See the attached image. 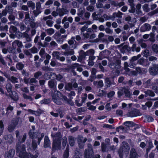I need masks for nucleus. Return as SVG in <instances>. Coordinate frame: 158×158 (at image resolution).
Listing matches in <instances>:
<instances>
[{"label":"nucleus","mask_w":158,"mask_h":158,"mask_svg":"<svg viewBox=\"0 0 158 158\" xmlns=\"http://www.w3.org/2000/svg\"><path fill=\"white\" fill-rule=\"evenodd\" d=\"M53 138L52 150L55 151L56 150H60L61 148V140L62 135L60 132L56 133L55 135H51Z\"/></svg>","instance_id":"f257e3e1"},{"label":"nucleus","mask_w":158,"mask_h":158,"mask_svg":"<svg viewBox=\"0 0 158 158\" xmlns=\"http://www.w3.org/2000/svg\"><path fill=\"white\" fill-rule=\"evenodd\" d=\"M130 150V147L128 144L125 141L122 142V145L118 151V154L120 158H123V153L127 152Z\"/></svg>","instance_id":"f03ea898"},{"label":"nucleus","mask_w":158,"mask_h":158,"mask_svg":"<svg viewBox=\"0 0 158 158\" xmlns=\"http://www.w3.org/2000/svg\"><path fill=\"white\" fill-rule=\"evenodd\" d=\"M142 115L140 110L136 108L134 109L127 114V117H136L141 116Z\"/></svg>","instance_id":"7ed1b4c3"},{"label":"nucleus","mask_w":158,"mask_h":158,"mask_svg":"<svg viewBox=\"0 0 158 158\" xmlns=\"http://www.w3.org/2000/svg\"><path fill=\"white\" fill-rule=\"evenodd\" d=\"M110 53L111 52L110 51L105 49L100 52L98 59V60H101L104 58H109Z\"/></svg>","instance_id":"20e7f679"},{"label":"nucleus","mask_w":158,"mask_h":158,"mask_svg":"<svg viewBox=\"0 0 158 158\" xmlns=\"http://www.w3.org/2000/svg\"><path fill=\"white\" fill-rule=\"evenodd\" d=\"M148 70L151 75L155 76L158 75V64H153L149 67Z\"/></svg>","instance_id":"39448f33"},{"label":"nucleus","mask_w":158,"mask_h":158,"mask_svg":"<svg viewBox=\"0 0 158 158\" xmlns=\"http://www.w3.org/2000/svg\"><path fill=\"white\" fill-rule=\"evenodd\" d=\"M121 60L119 59H117L114 62H111L109 64V66L113 69H118L120 67Z\"/></svg>","instance_id":"423d86ee"},{"label":"nucleus","mask_w":158,"mask_h":158,"mask_svg":"<svg viewBox=\"0 0 158 158\" xmlns=\"http://www.w3.org/2000/svg\"><path fill=\"white\" fill-rule=\"evenodd\" d=\"M19 120L18 119L12 120L11 123L8 126V130L10 132H12L18 123Z\"/></svg>","instance_id":"0eeeda50"},{"label":"nucleus","mask_w":158,"mask_h":158,"mask_svg":"<svg viewBox=\"0 0 158 158\" xmlns=\"http://www.w3.org/2000/svg\"><path fill=\"white\" fill-rule=\"evenodd\" d=\"M87 99L86 97H81V102L79 103L78 102H80V99L79 97V96L77 95L76 97V100H75V104L76 105L80 107L82 105L83 103L85 102V101Z\"/></svg>","instance_id":"6e6552de"},{"label":"nucleus","mask_w":158,"mask_h":158,"mask_svg":"<svg viewBox=\"0 0 158 158\" xmlns=\"http://www.w3.org/2000/svg\"><path fill=\"white\" fill-rule=\"evenodd\" d=\"M137 63L143 66L147 67L149 65L150 62L148 61V60L142 57L138 60Z\"/></svg>","instance_id":"1a4fd4ad"},{"label":"nucleus","mask_w":158,"mask_h":158,"mask_svg":"<svg viewBox=\"0 0 158 158\" xmlns=\"http://www.w3.org/2000/svg\"><path fill=\"white\" fill-rule=\"evenodd\" d=\"M88 149H86L84 151V154L94 156V151L92 145L88 143L87 145Z\"/></svg>","instance_id":"9d476101"},{"label":"nucleus","mask_w":158,"mask_h":158,"mask_svg":"<svg viewBox=\"0 0 158 158\" xmlns=\"http://www.w3.org/2000/svg\"><path fill=\"white\" fill-rule=\"evenodd\" d=\"M15 151L14 149H10L9 151L6 152L5 154V158H12L15 155Z\"/></svg>","instance_id":"9b49d317"},{"label":"nucleus","mask_w":158,"mask_h":158,"mask_svg":"<svg viewBox=\"0 0 158 158\" xmlns=\"http://www.w3.org/2000/svg\"><path fill=\"white\" fill-rule=\"evenodd\" d=\"M82 65L79 64L77 63H74L71 65V68L72 69H74L77 68V70L81 72L83 70V68L80 67Z\"/></svg>","instance_id":"f8f14e48"},{"label":"nucleus","mask_w":158,"mask_h":158,"mask_svg":"<svg viewBox=\"0 0 158 158\" xmlns=\"http://www.w3.org/2000/svg\"><path fill=\"white\" fill-rule=\"evenodd\" d=\"M127 48L128 45L127 44H122L118 46V48L120 49V52L123 54L127 52Z\"/></svg>","instance_id":"ddd939ff"},{"label":"nucleus","mask_w":158,"mask_h":158,"mask_svg":"<svg viewBox=\"0 0 158 158\" xmlns=\"http://www.w3.org/2000/svg\"><path fill=\"white\" fill-rule=\"evenodd\" d=\"M138 154L136 150L134 148H131L130 150L129 158H138Z\"/></svg>","instance_id":"4468645a"},{"label":"nucleus","mask_w":158,"mask_h":158,"mask_svg":"<svg viewBox=\"0 0 158 158\" xmlns=\"http://www.w3.org/2000/svg\"><path fill=\"white\" fill-rule=\"evenodd\" d=\"M59 52H53L52 53V56H55L56 58L60 60L61 61H64L65 60V58L64 56H60L58 54Z\"/></svg>","instance_id":"2eb2a0df"},{"label":"nucleus","mask_w":158,"mask_h":158,"mask_svg":"<svg viewBox=\"0 0 158 158\" xmlns=\"http://www.w3.org/2000/svg\"><path fill=\"white\" fill-rule=\"evenodd\" d=\"M52 99L53 101L56 104L58 105H61L62 104L61 102L60 101V98L58 95L54 94L52 95Z\"/></svg>","instance_id":"dca6fc26"},{"label":"nucleus","mask_w":158,"mask_h":158,"mask_svg":"<svg viewBox=\"0 0 158 158\" xmlns=\"http://www.w3.org/2000/svg\"><path fill=\"white\" fill-rule=\"evenodd\" d=\"M50 141L48 137L46 135L44 139V148H48L50 146Z\"/></svg>","instance_id":"f3484780"},{"label":"nucleus","mask_w":158,"mask_h":158,"mask_svg":"<svg viewBox=\"0 0 158 158\" xmlns=\"http://www.w3.org/2000/svg\"><path fill=\"white\" fill-rule=\"evenodd\" d=\"M57 11L60 16H63L64 14H66L69 12V11L66 8H59Z\"/></svg>","instance_id":"a211bd4d"},{"label":"nucleus","mask_w":158,"mask_h":158,"mask_svg":"<svg viewBox=\"0 0 158 158\" xmlns=\"http://www.w3.org/2000/svg\"><path fill=\"white\" fill-rule=\"evenodd\" d=\"M152 49L154 53L158 54V45L157 44H154L152 46Z\"/></svg>","instance_id":"6ab92c4d"},{"label":"nucleus","mask_w":158,"mask_h":158,"mask_svg":"<svg viewBox=\"0 0 158 158\" xmlns=\"http://www.w3.org/2000/svg\"><path fill=\"white\" fill-rule=\"evenodd\" d=\"M145 96L147 97L149 96L151 97H154L155 96V94L154 92L150 90H147L145 91Z\"/></svg>","instance_id":"aec40b11"},{"label":"nucleus","mask_w":158,"mask_h":158,"mask_svg":"<svg viewBox=\"0 0 158 158\" xmlns=\"http://www.w3.org/2000/svg\"><path fill=\"white\" fill-rule=\"evenodd\" d=\"M81 51L83 53L78 57L77 59V61L81 63L83 58H85L86 56V53L83 50H82Z\"/></svg>","instance_id":"412c9836"},{"label":"nucleus","mask_w":158,"mask_h":158,"mask_svg":"<svg viewBox=\"0 0 158 158\" xmlns=\"http://www.w3.org/2000/svg\"><path fill=\"white\" fill-rule=\"evenodd\" d=\"M69 142L70 146H73L75 144V140L74 137L71 135L69 136Z\"/></svg>","instance_id":"4be33fe9"},{"label":"nucleus","mask_w":158,"mask_h":158,"mask_svg":"<svg viewBox=\"0 0 158 158\" xmlns=\"http://www.w3.org/2000/svg\"><path fill=\"white\" fill-rule=\"evenodd\" d=\"M10 97L14 101H17L19 99L18 96V94L15 92V94H10Z\"/></svg>","instance_id":"5701e85b"},{"label":"nucleus","mask_w":158,"mask_h":158,"mask_svg":"<svg viewBox=\"0 0 158 158\" xmlns=\"http://www.w3.org/2000/svg\"><path fill=\"white\" fill-rule=\"evenodd\" d=\"M12 85L10 83H8L6 84V88L7 92L8 93H12Z\"/></svg>","instance_id":"b1692460"},{"label":"nucleus","mask_w":158,"mask_h":158,"mask_svg":"<svg viewBox=\"0 0 158 158\" xmlns=\"http://www.w3.org/2000/svg\"><path fill=\"white\" fill-rule=\"evenodd\" d=\"M34 20L33 19H29L28 20V21H27V22H28V23H29L30 27L32 28H35L36 25V24L35 22H34Z\"/></svg>","instance_id":"393cba45"},{"label":"nucleus","mask_w":158,"mask_h":158,"mask_svg":"<svg viewBox=\"0 0 158 158\" xmlns=\"http://www.w3.org/2000/svg\"><path fill=\"white\" fill-rule=\"evenodd\" d=\"M105 87L106 88L110 87L111 85L112 82L110 79L108 78H107L105 80Z\"/></svg>","instance_id":"a878e982"},{"label":"nucleus","mask_w":158,"mask_h":158,"mask_svg":"<svg viewBox=\"0 0 158 158\" xmlns=\"http://www.w3.org/2000/svg\"><path fill=\"white\" fill-rule=\"evenodd\" d=\"M48 85L50 88L54 89L56 88L55 85V82L53 80H50L48 81Z\"/></svg>","instance_id":"bb28decb"},{"label":"nucleus","mask_w":158,"mask_h":158,"mask_svg":"<svg viewBox=\"0 0 158 158\" xmlns=\"http://www.w3.org/2000/svg\"><path fill=\"white\" fill-rule=\"evenodd\" d=\"M24 67V65L22 62H19L16 65V69L19 70H22Z\"/></svg>","instance_id":"cd10ccee"},{"label":"nucleus","mask_w":158,"mask_h":158,"mask_svg":"<svg viewBox=\"0 0 158 158\" xmlns=\"http://www.w3.org/2000/svg\"><path fill=\"white\" fill-rule=\"evenodd\" d=\"M62 149H64L65 148L67 143V139L66 137L64 138V139H62Z\"/></svg>","instance_id":"c85d7f7f"},{"label":"nucleus","mask_w":158,"mask_h":158,"mask_svg":"<svg viewBox=\"0 0 158 158\" xmlns=\"http://www.w3.org/2000/svg\"><path fill=\"white\" fill-rule=\"evenodd\" d=\"M9 81H10L13 84H15L18 82V78L14 76L10 77Z\"/></svg>","instance_id":"c756f323"},{"label":"nucleus","mask_w":158,"mask_h":158,"mask_svg":"<svg viewBox=\"0 0 158 158\" xmlns=\"http://www.w3.org/2000/svg\"><path fill=\"white\" fill-rule=\"evenodd\" d=\"M0 63L5 66L7 65L6 62L4 60V58L1 55H0Z\"/></svg>","instance_id":"7c9ffc66"},{"label":"nucleus","mask_w":158,"mask_h":158,"mask_svg":"<svg viewBox=\"0 0 158 158\" xmlns=\"http://www.w3.org/2000/svg\"><path fill=\"white\" fill-rule=\"evenodd\" d=\"M152 89L156 94H158V85L157 84L155 85H152Z\"/></svg>","instance_id":"2f4dec72"},{"label":"nucleus","mask_w":158,"mask_h":158,"mask_svg":"<svg viewBox=\"0 0 158 158\" xmlns=\"http://www.w3.org/2000/svg\"><path fill=\"white\" fill-rule=\"evenodd\" d=\"M21 73L22 75L24 77H29V72H26L25 70L23 69Z\"/></svg>","instance_id":"473e14b6"},{"label":"nucleus","mask_w":158,"mask_h":158,"mask_svg":"<svg viewBox=\"0 0 158 158\" xmlns=\"http://www.w3.org/2000/svg\"><path fill=\"white\" fill-rule=\"evenodd\" d=\"M24 13L25 14V23L27 24L28 23L27 22L28 21V20L27 19H30L29 18V12L28 11L24 12Z\"/></svg>","instance_id":"72a5a7b5"},{"label":"nucleus","mask_w":158,"mask_h":158,"mask_svg":"<svg viewBox=\"0 0 158 158\" xmlns=\"http://www.w3.org/2000/svg\"><path fill=\"white\" fill-rule=\"evenodd\" d=\"M31 145L32 148L34 150H35L36 149L37 147V145L36 141L32 140Z\"/></svg>","instance_id":"f704fd0d"},{"label":"nucleus","mask_w":158,"mask_h":158,"mask_svg":"<svg viewBox=\"0 0 158 158\" xmlns=\"http://www.w3.org/2000/svg\"><path fill=\"white\" fill-rule=\"evenodd\" d=\"M42 75V73L40 71H38L35 73L34 75V77L36 79H38L39 77Z\"/></svg>","instance_id":"c9c22d12"},{"label":"nucleus","mask_w":158,"mask_h":158,"mask_svg":"<svg viewBox=\"0 0 158 158\" xmlns=\"http://www.w3.org/2000/svg\"><path fill=\"white\" fill-rule=\"evenodd\" d=\"M72 88V84L71 83H69L67 85L65 86L64 88L65 90H70Z\"/></svg>","instance_id":"e433bc0d"},{"label":"nucleus","mask_w":158,"mask_h":158,"mask_svg":"<svg viewBox=\"0 0 158 158\" xmlns=\"http://www.w3.org/2000/svg\"><path fill=\"white\" fill-rule=\"evenodd\" d=\"M134 124V122L130 121H126L123 123V125L128 127L130 126H132Z\"/></svg>","instance_id":"4c0bfd02"},{"label":"nucleus","mask_w":158,"mask_h":158,"mask_svg":"<svg viewBox=\"0 0 158 158\" xmlns=\"http://www.w3.org/2000/svg\"><path fill=\"white\" fill-rule=\"evenodd\" d=\"M124 93L126 96H128L130 95V91L124 87L123 88Z\"/></svg>","instance_id":"58836bf2"},{"label":"nucleus","mask_w":158,"mask_h":158,"mask_svg":"<svg viewBox=\"0 0 158 158\" xmlns=\"http://www.w3.org/2000/svg\"><path fill=\"white\" fill-rule=\"evenodd\" d=\"M5 9L7 11V12L10 14H11L12 13V9L10 6H6V7Z\"/></svg>","instance_id":"ea45409f"},{"label":"nucleus","mask_w":158,"mask_h":158,"mask_svg":"<svg viewBox=\"0 0 158 158\" xmlns=\"http://www.w3.org/2000/svg\"><path fill=\"white\" fill-rule=\"evenodd\" d=\"M48 35H51L54 33V30L52 28H49L46 30Z\"/></svg>","instance_id":"a19ab883"},{"label":"nucleus","mask_w":158,"mask_h":158,"mask_svg":"<svg viewBox=\"0 0 158 158\" xmlns=\"http://www.w3.org/2000/svg\"><path fill=\"white\" fill-rule=\"evenodd\" d=\"M130 6H131V9H129L128 10L129 12L133 14L134 13L135 10V5H131Z\"/></svg>","instance_id":"79ce46f5"},{"label":"nucleus","mask_w":158,"mask_h":158,"mask_svg":"<svg viewBox=\"0 0 158 158\" xmlns=\"http://www.w3.org/2000/svg\"><path fill=\"white\" fill-rule=\"evenodd\" d=\"M41 102L42 104H48L50 102V99H49L44 98L41 101Z\"/></svg>","instance_id":"37998d69"},{"label":"nucleus","mask_w":158,"mask_h":158,"mask_svg":"<svg viewBox=\"0 0 158 158\" xmlns=\"http://www.w3.org/2000/svg\"><path fill=\"white\" fill-rule=\"evenodd\" d=\"M86 56L87 55H93L94 53V50L93 49H90L87 51L86 52Z\"/></svg>","instance_id":"c03bdc74"},{"label":"nucleus","mask_w":158,"mask_h":158,"mask_svg":"<svg viewBox=\"0 0 158 158\" xmlns=\"http://www.w3.org/2000/svg\"><path fill=\"white\" fill-rule=\"evenodd\" d=\"M87 110V108L86 107H80L77 110V112L81 113L84 112Z\"/></svg>","instance_id":"a18cd8bd"},{"label":"nucleus","mask_w":158,"mask_h":158,"mask_svg":"<svg viewBox=\"0 0 158 158\" xmlns=\"http://www.w3.org/2000/svg\"><path fill=\"white\" fill-rule=\"evenodd\" d=\"M146 118L147 120V121L148 122H152L154 121V118H153L150 115H148L146 116Z\"/></svg>","instance_id":"49530a36"},{"label":"nucleus","mask_w":158,"mask_h":158,"mask_svg":"<svg viewBox=\"0 0 158 158\" xmlns=\"http://www.w3.org/2000/svg\"><path fill=\"white\" fill-rule=\"evenodd\" d=\"M115 94V92L114 91H110L107 94V97L109 98L112 97Z\"/></svg>","instance_id":"de8ad7c7"},{"label":"nucleus","mask_w":158,"mask_h":158,"mask_svg":"<svg viewBox=\"0 0 158 158\" xmlns=\"http://www.w3.org/2000/svg\"><path fill=\"white\" fill-rule=\"evenodd\" d=\"M103 86V83L102 80H100L98 81L97 87L99 88H102Z\"/></svg>","instance_id":"09e8293b"},{"label":"nucleus","mask_w":158,"mask_h":158,"mask_svg":"<svg viewBox=\"0 0 158 158\" xmlns=\"http://www.w3.org/2000/svg\"><path fill=\"white\" fill-rule=\"evenodd\" d=\"M144 24L147 31H149L151 29V27L150 25L149 24L145 23Z\"/></svg>","instance_id":"8fccbe9b"},{"label":"nucleus","mask_w":158,"mask_h":158,"mask_svg":"<svg viewBox=\"0 0 158 158\" xmlns=\"http://www.w3.org/2000/svg\"><path fill=\"white\" fill-rule=\"evenodd\" d=\"M61 99L62 101H64L67 103H69V100L68 98L67 97L64 95H62Z\"/></svg>","instance_id":"3c124183"},{"label":"nucleus","mask_w":158,"mask_h":158,"mask_svg":"<svg viewBox=\"0 0 158 158\" xmlns=\"http://www.w3.org/2000/svg\"><path fill=\"white\" fill-rule=\"evenodd\" d=\"M15 42L16 43V45L17 47H23V45L22 43L19 40H15Z\"/></svg>","instance_id":"603ef678"},{"label":"nucleus","mask_w":158,"mask_h":158,"mask_svg":"<svg viewBox=\"0 0 158 158\" xmlns=\"http://www.w3.org/2000/svg\"><path fill=\"white\" fill-rule=\"evenodd\" d=\"M53 23V21L51 20H48L46 21V23L48 26L52 27Z\"/></svg>","instance_id":"864d4df0"},{"label":"nucleus","mask_w":158,"mask_h":158,"mask_svg":"<svg viewBox=\"0 0 158 158\" xmlns=\"http://www.w3.org/2000/svg\"><path fill=\"white\" fill-rule=\"evenodd\" d=\"M35 114L36 115L40 116L43 113V111L40 109H38L37 110L35 111Z\"/></svg>","instance_id":"5fc2aeb1"},{"label":"nucleus","mask_w":158,"mask_h":158,"mask_svg":"<svg viewBox=\"0 0 158 158\" xmlns=\"http://www.w3.org/2000/svg\"><path fill=\"white\" fill-rule=\"evenodd\" d=\"M42 69L44 71H49L52 70L48 66L43 67Z\"/></svg>","instance_id":"6e6d98bb"},{"label":"nucleus","mask_w":158,"mask_h":158,"mask_svg":"<svg viewBox=\"0 0 158 158\" xmlns=\"http://www.w3.org/2000/svg\"><path fill=\"white\" fill-rule=\"evenodd\" d=\"M106 146L105 144L104 143H102L101 149L102 152H106Z\"/></svg>","instance_id":"4d7b16f0"},{"label":"nucleus","mask_w":158,"mask_h":158,"mask_svg":"<svg viewBox=\"0 0 158 158\" xmlns=\"http://www.w3.org/2000/svg\"><path fill=\"white\" fill-rule=\"evenodd\" d=\"M74 54V51H70L65 52L64 53V55L65 56H68L69 55H72Z\"/></svg>","instance_id":"13d9d810"},{"label":"nucleus","mask_w":158,"mask_h":158,"mask_svg":"<svg viewBox=\"0 0 158 158\" xmlns=\"http://www.w3.org/2000/svg\"><path fill=\"white\" fill-rule=\"evenodd\" d=\"M106 32L108 34H112L113 32L112 30L109 27H106L105 29Z\"/></svg>","instance_id":"bf43d9fd"},{"label":"nucleus","mask_w":158,"mask_h":158,"mask_svg":"<svg viewBox=\"0 0 158 158\" xmlns=\"http://www.w3.org/2000/svg\"><path fill=\"white\" fill-rule=\"evenodd\" d=\"M17 45H16V43L15 41L14 42L12 43L11 48L14 50H15L17 48Z\"/></svg>","instance_id":"052dcab7"},{"label":"nucleus","mask_w":158,"mask_h":158,"mask_svg":"<svg viewBox=\"0 0 158 158\" xmlns=\"http://www.w3.org/2000/svg\"><path fill=\"white\" fill-rule=\"evenodd\" d=\"M153 147L152 143L151 141L149 142L148 143V148L147 149V151H148L152 148Z\"/></svg>","instance_id":"680f3d73"},{"label":"nucleus","mask_w":158,"mask_h":158,"mask_svg":"<svg viewBox=\"0 0 158 158\" xmlns=\"http://www.w3.org/2000/svg\"><path fill=\"white\" fill-rule=\"evenodd\" d=\"M45 53V49L44 48H41L39 52V55L42 57Z\"/></svg>","instance_id":"e2e57ef3"},{"label":"nucleus","mask_w":158,"mask_h":158,"mask_svg":"<svg viewBox=\"0 0 158 158\" xmlns=\"http://www.w3.org/2000/svg\"><path fill=\"white\" fill-rule=\"evenodd\" d=\"M85 12V10H81L79 11L78 14V16L80 17L83 16V15Z\"/></svg>","instance_id":"0e129e2a"},{"label":"nucleus","mask_w":158,"mask_h":158,"mask_svg":"<svg viewBox=\"0 0 158 158\" xmlns=\"http://www.w3.org/2000/svg\"><path fill=\"white\" fill-rule=\"evenodd\" d=\"M8 19L10 21H13L15 19V16L12 15H10L8 17Z\"/></svg>","instance_id":"69168bd1"},{"label":"nucleus","mask_w":158,"mask_h":158,"mask_svg":"<svg viewBox=\"0 0 158 158\" xmlns=\"http://www.w3.org/2000/svg\"><path fill=\"white\" fill-rule=\"evenodd\" d=\"M152 102L151 101L147 102L145 104V105L148 108L151 107L152 106Z\"/></svg>","instance_id":"338daca9"},{"label":"nucleus","mask_w":158,"mask_h":158,"mask_svg":"<svg viewBox=\"0 0 158 158\" xmlns=\"http://www.w3.org/2000/svg\"><path fill=\"white\" fill-rule=\"evenodd\" d=\"M24 53L27 56H31L32 54L30 53L28 50H25L24 51Z\"/></svg>","instance_id":"774afa93"}]
</instances>
